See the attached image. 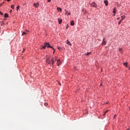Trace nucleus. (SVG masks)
<instances>
[{"label":"nucleus","instance_id":"obj_1","mask_svg":"<svg viewBox=\"0 0 130 130\" xmlns=\"http://www.w3.org/2000/svg\"><path fill=\"white\" fill-rule=\"evenodd\" d=\"M56 59H57V57L55 56L54 59H53V57L47 58L46 61L48 63H54V60L55 61Z\"/></svg>","mask_w":130,"mask_h":130},{"label":"nucleus","instance_id":"obj_2","mask_svg":"<svg viewBox=\"0 0 130 130\" xmlns=\"http://www.w3.org/2000/svg\"><path fill=\"white\" fill-rule=\"evenodd\" d=\"M46 47H49L50 48H52V47L49 45V43H45V46H43V49H45Z\"/></svg>","mask_w":130,"mask_h":130},{"label":"nucleus","instance_id":"obj_3","mask_svg":"<svg viewBox=\"0 0 130 130\" xmlns=\"http://www.w3.org/2000/svg\"><path fill=\"white\" fill-rule=\"evenodd\" d=\"M91 7H94V8H97V4H96V3H95V2L92 3L91 5H90Z\"/></svg>","mask_w":130,"mask_h":130},{"label":"nucleus","instance_id":"obj_4","mask_svg":"<svg viewBox=\"0 0 130 130\" xmlns=\"http://www.w3.org/2000/svg\"><path fill=\"white\" fill-rule=\"evenodd\" d=\"M34 7H35V8H38V7H39V3H34Z\"/></svg>","mask_w":130,"mask_h":130},{"label":"nucleus","instance_id":"obj_5","mask_svg":"<svg viewBox=\"0 0 130 130\" xmlns=\"http://www.w3.org/2000/svg\"><path fill=\"white\" fill-rule=\"evenodd\" d=\"M102 44L103 45H105L106 44V42H105V38L103 39Z\"/></svg>","mask_w":130,"mask_h":130},{"label":"nucleus","instance_id":"obj_6","mask_svg":"<svg viewBox=\"0 0 130 130\" xmlns=\"http://www.w3.org/2000/svg\"><path fill=\"white\" fill-rule=\"evenodd\" d=\"M61 63V62H60V60L59 59H58L57 61V65L58 66L60 65Z\"/></svg>","mask_w":130,"mask_h":130},{"label":"nucleus","instance_id":"obj_7","mask_svg":"<svg viewBox=\"0 0 130 130\" xmlns=\"http://www.w3.org/2000/svg\"><path fill=\"white\" fill-rule=\"evenodd\" d=\"M104 4H105L106 7H107V6H108V1H107V0L104 1Z\"/></svg>","mask_w":130,"mask_h":130},{"label":"nucleus","instance_id":"obj_8","mask_svg":"<svg viewBox=\"0 0 130 130\" xmlns=\"http://www.w3.org/2000/svg\"><path fill=\"white\" fill-rule=\"evenodd\" d=\"M65 14L66 15H68V16H70V15H71V12L67 11L66 12H65Z\"/></svg>","mask_w":130,"mask_h":130},{"label":"nucleus","instance_id":"obj_9","mask_svg":"<svg viewBox=\"0 0 130 130\" xmlns=\"http://www.w3.org/2000/svg\"><path fill=\"white\" fill-rule=\"evenodd\" d=\"M67 44H68V45H70V46H72V44L71 43V42L69 41V40H67Z\"/></svg>","mask_w":130,"mask_h":130},{"label":"nucleus","instance_id":"obj_10","mask_svg":"<svg viewBox=\"0 0 130 130\" xmlns=\"http://www.w3.org/2000/svg\"><path fill=\"white\" fill-rule=\"evenodd\" d=\"M58 21L59 24H61V22H62V20H61V19L58 18Z\"/></svg>","mask_w":130,"mask_h":130},{"label":"nucleus","instance_id":"obj_11","mask_svg":"<svg viewBox=\"0 0 130 130\" xmlns=\"http://www.w3.org/2000/svg\"><path fill=\"white\" fill-rule=\"evenodd\" d=\"M57 10L58 12H61V11H62L61 8H58V7L57 8Z\"/></svg>","mask_w":130,"mask_h":130},{"label":"nucleus","instance_id":"obj_12","mask_svg":"<svg viewBox=\"0 0 130 130\" xmlns=\"http://www.w3.org/2000/svg\"><path fill=\"white\" fill-rule=\"evenodd\" d=\"M70 25L71 26H74V25H75V23H74V21H72L71 23H70Z\"/></svg>","mask_w":130,"mask_h":130},{"label":"nucleus","instance_id":"obj_13","mask_svg":"<svg viewBox=\"0 0 130 130\" xmlns=\"http://www.w3.org/2000/svg\"><path fill=\"white\" fill-rule=\"evenodd\" d=\"M123 64L126 67V68H128V66L127 65V63H123Z\"/></svg>","mask_w":130,"mask_h":130},{"label":"nucleus","instance_id":"obj_14","mask_svg":"<svg viewBox=\"0 0 130 130\" xmlns=\"http://www.w3.org/2000/svg\"><path fill=\"white\" fill-rule=\"evenodd\" d=\"M113 12L114 14H116V10L115 9V8L113 9Z\"/></svg>","mask_w":130,"mask_h":130},{"label":"nucleus","instance_id":"obj_15","mask_svg":"<svg viewBox=\"0 0 130 130\" xmlns=\"http://www.w3.org/2000/svg\"><path fill=\"white\" fill-rule=\"evenodd\" d=\"M4 16L5 18H8V17H9V15H8L7 13H6Z\"/></svg>","mask_w":130,"mask_h":130},{"label":"nucleus","instance_id":"obj_16","mask_svg":"<svg viewBox=\"0 0 130 130\" xmlns=\"http://www.w3.org/2000/svg\"><path fill=\"white\" fill-rule=\"evenodd\" d=\"M11 9H15V6L14 5H11Z\"/></svg>","mask_w":130,"mask_h":130},{"label":"nucleus","instance_id":"obj_17","mask_svg":"<svg viewBox=\"0 0 130 130\" xmlns=\"http://www.w3.org/2000/svg\"><path fill=\"white\" fill-rule=\"evenodd\" d=\"M125 18V17H124V16H121V20H122V21L123 20H124V19Z\"/></svg>","mask_w":130,"mask_h":130},{"label":"nucleus","instance_id":"obj_18","mask_svg":"<svg viewBox=\"0 0 130 130\" xmlns=\"http://www.w3.org/2000/svg\"><path fill=\"white\" fill-rule=\"evenodd\" d=\"M121 22H122V20H120L118 22V25H120Z\"/></svg>","mask_w":130,"mask_h":130},{"label":"nucleus","instance_id":"obj_19","mask_svg":"<svg viewBox=\"0 0 130 130\" xmlns=\"http://www.w3.org/2000/svg\"><path fill=\"white\" fill-rule=\"evenodd\" d=\"M91 54V52H88L86 54V55H90Z\"/></svg>","mask_w":130,"mask_h":130},{"label":"nucleus","instance_id":"obj_20","mask_svg":"<svg viewBox=\"0 0 130 130\" xmlns=\"http://www.w3.org/2000/svg\"><path fill=\"white\" fill-rule=\"evenodd\" d=\"M19 8H20V6H18L17 7V8H16L17 11H18Z\"/></svg>","mask_w":130,"mask_h":130},{"label":"nucleus","instance_id":"obj_21","mask_svg":"<svg viewBox=\"0 0 130 130\" xmlns=\"http://www.w3.org/2000/svg\"><path fill=\"white\" fill-rule=\"evenodd\" d=\"M107 112H108V110H107L105 111V112L104 114V115H105V114H106V113H107Z\"/></svg>","mask_w":130,"mask_h":130},{"label":"nucleus","instance_id":"obj_22","mask_svg":"<svg viewBox=\"0 0 130 130\" xmlns=\"http://www.w3.org/2000/svg\"><path fill=\"white\" fill-rule=\"evenodd\" d=\"M59 50H61L62 48L61 47H58Z\"/></svg>","mask_w":130,"mask_h":130},{"label":"nucleus","instance_id":"obj_23","mask_svg":"<svg viewBox=\"0 0 130 130\" xmlns=\"http://www.w3.org/2000/svg\"><path fill=\"white\" fill-rule=\"evenodd\" d=\"M26 34H27L26 32H23L22 35L23 36V35H25Z\"/></svg>","mask_w":130,"mask_h":130},{"label":"nucleus","instance_id":"obj_24","mask_svg":"<svg viewBox=\"0 0 130 130\" xmlns=\"http://www.w3.org/2000/svg\"><path fill=\"white\" fill-rule=\"evenodd\" d=\"M0 15H1V16H3V15H4V13L0 11Z\"/></svg>","mask_w":130,"mask_h":130},{"label":"nucleus","instance_id":"obj_25","mask_svg":"<svg viewBox=\"0 0 130 130\" xmlns=\"http://www.w3.org/2000/svg\"><path fill=\"white\" fill-rule=\"evenodd\" d=\"M122 50V49H121V48H119V51H121Z\"/></svg>","mask_w":130,"mask_h":130},{"label":"nucleus","instance_id":"obj_26","mask_svg":"<svg viewBox=\"0 0 130 130\" xmlns=\"http://www.w3.org/2000/svg\"><path fill=\"white\" fill-rule=\"evenodd\" d=\"M48 105V104H47V103L44 104L45 106H47Z\"/></svg>","mask_w":130,"mask_h":130},{"label":"nucleus","instance_id":"obj_27","mask_svg":"<svg viewBox=\"0 0 130 130\" xmlns=\"http://www.w3.org/2000/svg\"><path fill=\"white\" fill-rule=\"evenodd\" d=\"M22 53H23V52H25V49H23V51H22Z\"/></svg>","mask_w":130,"mask_h":130},{"label":"nucleus","instance_id":"obj_28","mask_svg":"<svg viewBox=\"0 0 130 130\" xmlns=\"http://www.w3.org/2000/svg\"><path fill=\"white\" fill-rule=\"evenodd\" d=\"M48 3H50V2L51 1V0H47Z\"/></svg>","mask_w":130,"mask_h":130},{"label":"nucleus","instance_id":"obj_29","mask_svg":"<svg viewBox=\"0 0 130 130\" xmlns=\"http://www.w3.org/2000/svg\"><path fill=\"white\" fill-rule=\"evenodd\" d=\"M53 50H54V52H53V53H54V52H55V50H54V48H53Z\"/></svg>","mask_w":130,"mask_h":130},{"label":"nucleus","instance_id":"obj_30","mask_svg":"<svg viewBox=\"0 0 130 130\" xmlns=\"http://www.w3.org/2000/svg\"><path fill=\"white\" fill-rule=\"evenodd\" d=\"M12 12H13V10H10V13H12Z\"/></svg>","mask_w":130,"mask_h":130},{"label":"nucleus","instance_id":"obj_31","mask_svg":"<svg viewBox=\"0 0 130 130\" xmlns=\"http://www.w3.org/2000/svg\"><path fill=\"white\" fill-rule=\"evenodd\" d=\"M7 2H11V0H7Z\"/></svg>","mask_w":130,"mask_h":130},{"label":"nucleus","instance_id":"obj_32","mask_svg":"<svg viewBox=\"0 0 130 130\" xmlns=\"http://www.w3.org/2000/svg\"><path fill=\"white\" fill-rule=\"evenodd\" d=\"M2 25H3V24H4V21H2Z\"/></svg>","mask_w":130,"mask_h":130},{"label":"nucleus","instance_id":"obj_33","mask_svg":"<svg viewBox=\"0 0 130 130\" xmlns=\"http://www.w3.org/2000/svg\"><path fill=\"white\" fill-rule=\"evenodd\" d=\"M116 116V115H115L114 116V117H115Z\"/></svg>","mask_w":130,"mask_h":130},{"label":"nucleus","instance_id":"obj_34","mask_svg":"<svg viewBox=\"0 0 130 130\" xmlns=\"http://www.w3.org/2000/svg\"><path fill=\"white\" fill-rule=\"evenodd\" d=\"M2 5H3V4H2V3H1V4L0 5V6H2Z\"/></svg>","mask_w":130,"mask_h":130},{"label":"nucleus","instance_id":"obj_35","mask_svg":"<svg viewBox=\"0 0 130 130\" xmlns=\"http://www.w3.org/2000/svg\"><path fill=\"white\" fill-rule=\"evenodd\" d=\"M114 16H115V14H114Z\"/></svg>","mask_w":130,"mask_h":130},{"label":"nucleus","instance_id":"obj_36","mask_svg":"<svg viewBox=\"0 0 130 130\" xmlns=\"http://www.w3.org/2000/svg\"><path fill=\"white\" fill-rule=\"evenodd\" d=\"M129 70H130V67H129Z\"/></svg>","mask_w":130,"mask_h":130}]
</instances>
